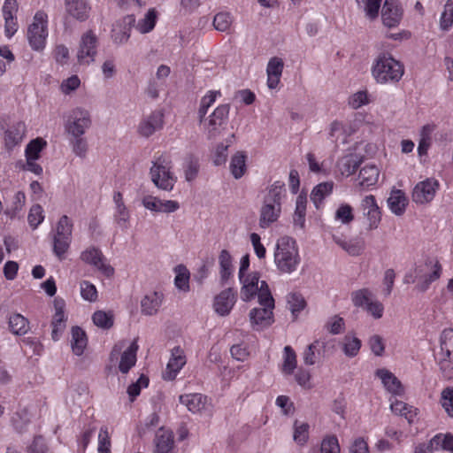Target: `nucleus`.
<instances>
[{
	"mask_svg": "<svg viewBox=\"0 0 453 453\" xmlns=\"http://www.w3.org/2000/svg\"><path fill=\"white\" fill-rule=\"evenodd\" d=\"M274 261L282 273L294 272L300 263V257L296 241L288 236L281 237L276 246Z\"/></svg>",
	"mask_w": 453,
	"mask_h": 453,
	"instance_id": "f257e3e1",
	"label": "nucleus"
},
{
	"mask_svg": "<svg viewBox=\"0 0 453 453\" xmlns=\"http://www.w3.org/2000/svg\"><path fill=\"white\" fill-rule=\"evenodd\" d=\"M403 74V65L390 55L380 54L372 67V75L377 82H397Z\"/></svg>",
	"mask_w": 453,
	"mask_h": 453,
	"instance_id": "f03ea898",
	"label": "nucleus"
},
{
	"mask_svg": "<svg viewBox=\"0 0 453 453\" xmlns=\"http://www.w3.org/2000/svg\"><path fill=\"white\" fill-rule=\"evenodd\" d=\"M150 175L152 182L158 188L164 190H172L176 182V178L170 172L166 159L162 156L153 162V165L150 168Z\"/></svg>",
	"mask_w": 453,
	"mask_h": 453,
	"instance_id": "7ed1b4c3",
	"label": "nucleus"
},
{
	"mask_svg": "<svg viewBox=\"0 0 453 453\" xmlns=\"http://www.w3.org/2000/svg\"><path fill=\"white\" fill-rule=\"evenodd\" d=\"M229 110V104H221L203 120L202 124L207 132L209 139L216 138L226 128Z\"/></svg>",
	"mask_w": 453,
	"mask_h": 453,
	"instance_id": "20e7f679",
	"label": "nucleus"
},
{
	"mask_svg": "<svg viewBox=\"0 0 453 453\" xmlns=\"http://www.w3.org/2000/svg\"><path fill=\"white\" fill-rule=\"evenodd\" d=\"M91 126L90 114L88 111L76 108L74 109L65 124L67 132L73 137L81 136Z\"/></svg>",
	"mask_w": 453,
	"mask_h": 453,
	"instance_id": "39448f33",
	"label": "nucleus"
},
{
	"mask_svg": "<svg viewBox=\"0 0 453 453\" xmlns=\"http://www.w3.org/2000/svg\"><path fill=\"white\" fill-rule=\"evenodd\" d=\"M441 353L443 357L440 360L441 370L445 372L451 369L453 364V329L447 328L441 333L440 339Z\"/></svg>",
	"mask_w": 453,
	"mask_h": 453,
	"instance_id": "423d86ee",
	"label": "nucleus"
},
{
	"mask_svg": "<svg viewBox=\"0 0 453 453\" xmlns=\"http://www.w3.org/2000/svg\"><path fill=\"white\" fill-rule=\"evenodd\" d=\"M438 187V181L432 179L418 183L412 192V200L417 203H425L432 201Z\"/></svg>",
	"mask_w": 453,
	"mask_h": 453,
	"instance_id": "0eeeda50",
	"label": "nucleus"
},
{
	"mask_svg": "<svg viewBox=\"0 0 453 453\" xmlns=\"http://www.w3.org/2000/svg\"><path fill=\"white\" fill-rule=\"evenodd\" d=\"M97 48V37L93 31H87L82 35L80 42V48L77 53V58L80 63H81L85 58H90L87 63L94 61V58L96 54Z\"/></svg>",
	"mask_w": 453,
	"mask_h": 453,
	"instance_id": "6e6552de",
	"label": "nucleus"
},
{
	"mask_svg": "<svg viewBox=\"0 0 453 453\" xmlns=\"http://www.w3.org/2000/svg\"><path fill=\"white\" fill-rule=\"evenodd\" d=\"M403 15L402 8L397 0H385L381 10L383 24L388 27H396Z\"/></svg>",
	"mask_w": 453,
	"mask_h": 453,
	"instance_id": "1a4fd4ad",
	"label": "nucleus"
},
{
	"mask_svg": "<svg viewBox=\"0 0 453 453\" xmlns=\"http://www.w3.org/2000/svg\"><path fill=\"white\" fill-rule=\"evenodd\" d=\"M81 258L87 264H90L100 270L105 276L110 277L114 273V269L104 262L103 253L96 248H91L81 253Z\"/></svg>",
	"mask_w": 453,
	"mask_h": 453,
	"instance_id": "9d476101",
	"label": "nucleus"
},
{
	"mask_svg": "<svg viewBox=\"0 0 453 453\" xmlns=\"http://www.w3.org/2000/svg\"><path fill=\"white\" fill-rule=\"evenodd\" d=\"M164 115L161 111H156L151 112L144 119L139 126V133L144 137H149L156 131L161 129L164 125Z\"/></svg>",
	"mask_w": 453,
	"mask_h": 453,
	"instance_id": "9b49d317",
	"label": "nucleus"
},
{
	"mask_svg": "<svg viewBox=\"0 0 453 453\" xmlns=\"http://www.w3.org/2000/svg\"><path fill=\"white\" fill-rule=\"evenodd\" d=\"M234 303L235 295L233 288H228L216 296L213 306L218 314L226 316L230 312Z\"/></svg>",
	"mask_w": 453,
	"mask_h": 453,
	"instance_id": "f8f14e48",
	"label": "nucleus"
},
{
	"mask_svg": "<svg viewBox=\"0 0 453 453\" xmlns=\"http://www.w3.org/2000/svg\"><path fill=\"white\" fill-rule=\"evenodd\" d=\"M185 364L186 357L183 355V350L180 347L173 348L172 357L166 365L165 372L163 373V378L167 380H173Z\"/></svg>",
	"mask_w": 453,
	"mask_h": 453,
	"instance_id": "ddd939ff",
	"label": "nucleus"
},
{
	"mask_svg": "<svg viewBox=\"0 0 453 453\" xmlns=\"http://www.w3.org/2000/svg\"><path fill=\"white\" fill-rule=\"evenodd\" d=\"M433 272L429 274L423 275L424 270L420 266L415 268L416 277H419V282L416 285L415 289L418 292H426L432 282L437 280L441 274V265L439 261H436L433 266Z\"/></svg>",
	"mask_w": 453,
	"mask_h": 453,
	"instance_id": "4468645a",
	"label": "nucleus"
},
{
	"mask_svg": "<svg viewBox=\"0 0 453 453\" xmlns=\"http://www.w3.org/2000/svg\"><path fill=\"white\" fill-rule=\"evenodd\" d=\"M67 13L80 21H85L89 17L91 7L88 0H65Z\"/></svg>",
	"mask_w": 453,
	"mask_h": 453,
	"instance_id": "2eb2a0df",
	"label": "nucleus"
},
{
	"mask_svg": "<svg viewBox=\"0 0 453 453\" xmlns=\"http://www.w3.org/2000/svg\"><path fill=\"white\" fill-rule=\"evenodd\" d=\"M377 377L381 380L385 388L393 395H401L403 394V387L401 381L388 369L380 368L375 372Z\"/></svg>",
	"mask_w": 453,
	"mask_h": 453,
	"instance_id": "dca6fc26",
	"label": "nucleus"
},
{
	"mask_svg": "<svg viewBox=\"0 0 453 453\" xmlns=\"http://www.w3.org/2000/svg\"><path fill=\"white\" fill-rule=\"evenodd\" d=\"M47 35V26H39L37 22H33L27 30V39L32 49L35 50H42Z\"/></svg>",
	"mask_w": 453,
	"mask_h": 453,
	"instance_id": "f3484780",
	"label": "nucleus"
},
{
	"mask_svg": "<svg viewBox=\"0 0 453 453\" xmlns=\"http://www.w3.org/2000/svg\"><path fill=\"white\" fill-rule=\"evenodd\" d=\"M259 279L260 274L257 272H254L249 274L246 278H242V281H241L243 284L241 289V298L242 301L249 302L257 296L258 292Z\"/></svg>",
	"mask_w": 453,
	"mask_h": 453,
	"instance_id": "a211bd4d",
	"label": "nucleus"
},
{
	"mask_svg": "<svg viewBox=\"0 0 453 453\" xmlns=\"http://www.w3.org/2000/svg\"><path fill=\"white\" fill-rule=\"evenodd\" d=\"M364 157L359 154H349L337 162V167L342 175L353 174L363 163Z\"/></svg>",
	"mask_w": 453,
	"mask_h": 453,
	"instance_id": "6ab92c4d",
	"label": "nucleus"
},
{
	"mask_svg": "<svg viewBox=\"0 0 453 453\" xmlns=\"http://www.w3.org/2000/svg\"><path fill=\"white\" fill-rule=\"evenodd\" d=\"M281 207L264 202L260 210L259 226L262 228L268 227L275 222L280 215Z\"/></svg>",
	"mask_w": 453,
	"mask_h": 453,
	"instance_id": "aec40b11",
	"label": "nucleus"
},
{
	"mask_svg": "<svg viewBox=\"0 0 453 453\" xmlns=\"http://www.w3.org/2000/svg\"><path fill=\"white\" fill-rule=\"evenodd\" d=\"M162 303V295L152 292L146 295L141 301V311L143 315H155Z\"/></svg>",
	"mask_w": 453,
	"mask_h": 453,
	"instance_id": "412c9836",
	"label": "nucleus"
},
{
	"mask_svg": "<svg viewBox=\"0 0 453 453\" xmlns=\"http://www.w3.org/2000/svg\"><path fill=\"white\" fill-rule=\"evenodd\" d=\"M180 403L187 406L188 410L196 413L204 409L207 397L201 394H188L180 395Z\"/></svg>",
	"mask_w": 453,
	"mask_h": 453,
	"instance_id": "4be33fe9",
	"label": "nucleus"
},
{
	"mask_svg": "<svg viewBox=\"0 0 453 453\" xmlns=\"http://www.w3.org/2000/svg\"><path fill=\"white\" fill-rule=\"evenodd\" d=\"M388 204L391 211L397 216L403 214L408 204V199L400 189L393 190L388 198Z\"/></svg>",
	"mask_w": 453,
	"mask_h": 453,
	"instance_id": "5701e85b",
	"label": "nucleus"
},
{
	"mask_svg": "<svg viewBox=\"0 0 453 453\" xmlns=\"http://www.w3.org/2000/svg\"><path fill=\"white\" fill-rule=\"evenodd\" d=\"M379 176L380 171L375 165H366L359 172V184L364 188L373 186L377 183Z\"/></svg>",
	"mask_w": 453,
	"mask_h": 453,
	"instance_id": "b1692460",
	"label": "nucleus"
},
{
	"mask_svg": "<svg viewBox=\"0 0 453 453\" xmlns=\"http://www.w3.org/2000/svg\"><path fill=\"white\" fill-rule=\"evenodd\" d=\"M137 349L138 345L136 344L135 342H134L121 354L119 369L122 373H127L129 370L135 365Z\"/></svg>",
	"mask_w": 453,
	"mask_h": 453,
	"instance_id": "393cba45",
	"label": "nucleus"
},
{
	"mask_svg": "<svg viewBox=\"0 0 453 453\" xmlns=\"http://www.w3.org/2000/svg\"><path fill=\"white\" fill-rule=\"evenodd\" d=\"M88 339L86 333L80 326L72 327L71 347L76 356H81L87 347Z\"/></svg>",
	"mask_w": 453,
	"mask_h": 453,
	"instance_id": "a878e982",
	"label": "nucleus"
},
{
	"mask_svg": "<svg viewBox=\"0 0 453 453\" xmlns=\"http://www.w3.org/2000/svg\"><path fill=\"white\" fill-rule=\"evenodd\" d=\"M273 308H254L250 312V319L251 323L260 325L263 326H270L273 323Z\"/></svg>",
	"mask_w": 453,
	"mask_h": 453,
	"instance_id": "bb28decb",
	"label": "nucleus"
},
{
	"mask_svg": "<svg viewBox=\"0 0 453 453\" xmlns=\"http://www.w3.org/2000/svg\"><path fill=\"white\" fill-rule=\"evenodd\" d=\"M341 344L344 355L351 358L355 357L359 353L362 342L354 334H348L343 337Z\"/></svg>",
	"mask_w": 453,
	"mask_h": 453,
	"instance_id": "cd10ccee",
	"label": "nucleus"
},
{
	"mask_svg": "<svg viewBox=\"0 0 453 453\" xmlns=\"http://www.w3.org/2000/svg\"><path fill=\"white\" fill-rule=\"evenodd\" d=\"M285 183L277 180L269 188L267 195L264 198V202L271 204H277L280 205V207H281V200L282 197L285 196Z\"/></svg>",
	"mask_w": 453,
	"mask_h": 453,
	"instance_id": "c85d7f7f",
	"label": "nucleus"
},
{
	"mask_svg": "<svg viewBox=\"0 0 453 453\" xmlns=\"http://www.w3.org/2000/svg\"><path fill=\"white\" fill-rule=\"evenodd\" d=\"M333 188V181L322 182L314 187L311 194V200L313 202L316 208H319L325 197L332 193Z\"/></svg>",
	"mask_w": 453,
	"mask_h": 453,
	"instance_id": "c756f323",
	"label": "nucleus"
},
{
	"mask_svg": "<svg viewBox=\"0 0 453 453\" xmlns=\"http://www.w3.org/2000/svg\"><path fill=\"white\" fill-rule=\"evenodd\" d=\"M24 134V125L18 123L15 126L11 127L5 131L4 142L7 149L11 150L22 140Z\"/></svg>",
	"mask_w": 453,
	"mask_h": 453,
	"instance_id": "7c9ffc66",
	"label": "nucleus"
},
{
	"mask_svg": "<svg viewBox=\"0 0 453 453\" xmlns=\"http://www.w3.org/2000/svg\"><path fill=\"white\" fill-rule=\"evenodd\" d=\"M9 328L17 335H24L28 331V320L21 314L15 313L9 318Z\"/></svg>",
	"mask_w": 453,
	"mask_h": 453,
	"instance_id": "2f4dec72",
	"label": "nucleus"
},
{
	"mask_svg": "<svg viewBox=\"0 0 453 453\" xmlns=\"http://www.w3.org/2000/svg\"><path fill=\"white\" fill-rule=\"evenodd\" d=\"M230 170L235 179H240L246 171V155L242 151L236 152L231 159Z\"/></svg>",
	"mask_w": 453,
	"mask_h": 453,
	"instance_id": "473e14b6",
	"label": "nucleus"
},
{
	"mask_svg": "<svg viewBox=\"0 0 453 453\" xmlns=\"http://www.w3.org/2000/svg\"><path fill=\"white\" fill-rule=\"evenodd\" d=\"M183 167L186 180H194L196 178L199 172L200 165L198 158L192 154L188 155L185 157Z\"/></svg>",
	"mask_w": 453,
	"mask_h": 453,
	"instance_id": "72a5a7b5",
	"label": "nucleus"
},
{
	"mask_svg": "<svg viewBox=\"0 0 453 453\" xmlns=\"http://www.w3.org/2000/svg\"><path fill=\"white\" fill-rule=\"evenodd\" d=\"M173 435L171 432H164L157 435L156 453H173Z\"/></svg>",
	"mask_w": 453,
	"mask_h": 453,
	"instance_id": "f704fd0d",
	"label": "nucleus"
},
{
	"mask_svg": "<svg viewBox=\"0 0 453 453\" xmlns=\"http://www.w3.org/2000/svg\"><path fill=\"white\" fill-rule=\"evenodd\" d=\"M157 18V16L155 9H150L145 14L144 18L138 21L136 29L141 34L150 32L155 27Z\"/></svg>",
	"mask_w": 453,
	"mask_h": 453,
	"instance_id": "c9c22d12",
	"label": "nucleus"
},
{
	"mask_svg": "<svg viewBox=\"0 0 453 453\" xmlns=\"http://www.w3.org/2000/svg\"><path fill=\"white\" fill-rule=\"evenodd\" d=\"M46 146V142L42 138L32 140L26 148L27 160H36L40 157V153Z\"/></svg>",
	"mask_w": 453,
	"mask_h": 453,
	"instance_id": "e433bc0d",
	"label": "nucleus"
},
{
	"mask_svg": "<svg viewBox=\"0 0 453 453\" xmlns=\"http://www.w3.org/2000/svg\"><path fill=\"white\" fill-rule=\"evenodd\" d=\"M175 272L177 273L174 283L177 288L182 291H188L189 290V285H188V280H189V273L186 269L185 266L180 265L175 267Z\"/></svg>",
	"mask_w": 453,
	"mask_h": 453,
	"instance_id": "4c0bfd02",
	"label": "nucleus"
},
{
	"mask_svg": "<svg viewBox=\"0 0 453 453\" xmlns=\"http://www.w3.org/2000/svg\"><path fill=\"white\" fill-rule=\"evenodd\" d=\"M12 425L16 431L22 433L28 423L30 422V417L26 408L22 409L14 413L12 418Z\"/></svg>",
	"mask_w": 453,
	"mask_h": 453,
	"instance_id": "58836bf2",
	"label": "nucleus"
},
{
	"mask_svg": "<svg viewBox=\"0 0 453 453\" xmlns=\"http://www.w3.org/2000/svg\"><path fill=\"white\" fill-rule=\"evenodd\" d=\"M320 342L315 341L310 344L303 352V362L305 365H312L316 364L320 356Z\"/></svg>",
	"mask_w": 453,
	"mask_h": 453,
	"instance_id": "ea45409f",
	"label": "nucleus"
},
{
	"mask_svg": "<svg viewBox=\"0 0 453 453\" xmlns=\"http://www.w3.org/2000/svg\"><path fill=\"white\" fill-rule=\"evenodd\" d=\"M71 238L53 235V252L62 260L65 253L69 249Z\"/></svg>",
	"mask_w": 453,
	"mask_h": 453,
	"instance_id": "a19ab883",
	"label": "nucleus"
},
{
	"mask_svg": "<svg viewBox=\"0 0 453 453\" xmlns=\"http://www.w3.org/2000/svg\"><path fill=\"white\" fill-rule=\"evenodd\" d=\"M232 22V17L228 12H219L213 19V27L218 31L226 32L230 28Z\"/></svg>",
	"mask_w": 453,
	"mask_h": 453,
	"instance_id": "79ce46f5",
	"label": "nucleus"
},
{
	"mask_svg": "<svg viewBox=\"0 0 453 453\" xmlns=\"http://www.w3.org/2000/svg\"><path fill=\"white\" fill-rule=\"evenodd\" d=\"M285 359L282 370L287 374H291L296 367V355L290 346L284 348Z\"/></svg>",
	"mask_w": 453,
	"mask_h": 453,
	"instance_id": "37998d69",
	"label": "nucleus"
},
{
	"mask_svg": "<svg viewBox=\"0 0 453 453\" xmlns=\"http://www.w3.org/2000/svg\"><path fill=\"white\" fill-rule=\"evenodd\" d=\"M288 303L290 307L292 314L296 317L297 314L304 308L306 303L300 294L292 293L288 296Z\"/></svg>",
	"mask_w": 453,
	"mask_h": 453,
	"instance_id": "c03bdc74",
	"label": "nucleus"
},
{
	"mask_svg": "<svg viewBox=\"0 0 453 453\" xmlns=\"http://www.w3.org/2000/svg\"><path fill=\"white\" fill-rule=\"evenodd\" d=\"M93 322L96 326L108 329L112 326V316L103 311H96L92 316Z\"/></svg>",
	"mask_w": 453,
	"mask_h": 453,
	"instance_id": "a18cd8bd",
	"label": "nucleus"
},
{
	"mask_svg": "<svg viewBox=\"0 0 453 453\" xmlns=\"http://www.w3.org/2000/svg\"><path fill=\"white\" fill-rule=\"evenodd\" d=\"M453 25V0H448L441 17V27L448 30Z\"/></svg>",
	"mask_w": 453,
	"mask_h": 453,
	"instance_id": "49530a36",
	"label": "nucleus"
},
{
	"mask_svg": "<svg viewBox=\"0 0 453 453\" xmlns=\"http://www.w3.org/2000/svg\"><path fill=\"white\" fill-rule=\"evenodd\" d=\"M441 403L447 414L453 418V388H446L442 390Z\"/></svg>",
	"mask_w": 453,
	"mask_h": 453,
	"instance_id": "de8ad7c7",
	"label": "nucleus"
},
{
	"mask_svg": "<svg viewBox=\"0 0 453 453\" xmlns=\"http://www.w3.org/2000/svg\"><path fill=\"white\" fill-rule=\"evenodd\" d=\"M72 227L73 224L71 223L69 218L66 215H64L60 218L58 225L56 233L54 236H62V237H69L72 235Z\"/></svg>",
	"mask_w": 453,
	"mask_h": 453,
	"instance_id": "09e8293b",
	"label": "nucleus"
},
{
	"mask_svg": "<svg viewBox=\"0 0 453 453\" xmlns=\"http://www.w3.org/2000/svg\"><path fill=\"white\" fill-rule=\"evenodd\" d=\"M352 302L357 307H364L372 300V293L367 288H362L352 293Z\"/></svg>",
	"mask_w": 453,
	"mask_h": 453,
	"instance_id": "8fccbe9b",
	"label": "nucleus"
},
{
	"mask_svg": "<svg viewBox=\"0 0 453 453\" xmlns=\"http://www.w3.org/2000/svg\"><path fill=\"white\" fill-rule=\"evenodd\" d=\"M42 211L40 204H35L31 207L27 220L33 229H35L43 220Z\"/></svg>",
	"mask_w": 453,
	"mask_h": 453,
	"instance_id": "3c124183",
	"label": "nucleus"
},
{
	"mask_svg": "<svg viewBox=\"0 0 453 453\" xmlns=\"http://www.w3.org/2000/svg\"><path fill=\"white\" fill-rule=\"evenodd\" d=\"M294 440L298 444H303L308 440L309 425L307 423L298 424L296 420L294 424Z\"/></svg>",
	"mask_w": 453,
	"mask_h": 453,
	"instance_id": "603ef678",
	"label": "nucleus"
},
{
	"mask_svg": "<svg viewBox=\"0 0 453 453\" xmlns=\"http://www.w3.org/2000/svg\"><path fill=\"white\" fill-rule=\"evenodd\" d=\"M149 384V378L145 375H141L136 382L132 383L127 388V394L130 397V400L133 402L134 398L140 395L142 387L146 388Z\"/></svg>",
	"mask_w": 453,
	"mask_h": 453,
	"instance_id": "864d4df0",
	"label": "nucleus"
},
{
	"mask_svg": "<svg viewBox=\"0 0 453 453\" xmlns=\"http://www.w3.org/2000/svg\"><path fill=\"white\" fill-rule=\"evenodd\" d=\"M321 453H340V445L336 436H327L322 442L320 447Z\"/></svg>",
	"mask_w": 453,
	"mask_h": 453,
	"instance_id": "5fc2aeb1",
	"label": "nucleus"
},
{
	"mask_svg": "<svg viewBox=\"0 0 453 453\" xmlns=\"http://www.w3.org/2000/svg\"><path fill=\"white\" fill-rule=\"evenodd\" d=\"M129 218V212L126 206L115 208L114 221L122 230H127L128 228Z\"/></svg>",
	"mask_w": 453,
	"mask_h": 453,
	"instance_id": "6e6d98bb",
	"label": "nucleus"
},
{
	"mask_svg": "<svg viewBox=\"0 0 453 453\" xmlns=\"http://www.w3.org/2000/svg\"><path fill=\"white\" fill-rule=\"evenodd\" d=\"M234 134H232L229 139H227V144L219 143L217 146L215 157H214V164L216 165H220L226 161L227 154L226 150L230 143H232V140L234 139Z\"/></svg>",
	"mask_w": 453,
	"mask_h": 453,
	"instance_id": "4d7b16f0",
	"label": "nucleus"
},
{
	"mask_svg": "<svg viewBox=\"0 0 453 453\" xmlns=\"http://www.w3.org/2000/svg\"><path fill=\"white\" fill-rule=\"evenodd\" d=\"M390 409L394 413L404 416L411 422L412 415L411 414V407L407 403L395 399L391 402Z\"/></svg>",
	"mask_w": 453,
	"mask_h": 453,
	"instance_id": "13d9d810",
	"label": "nucleus"
},
{
	"mask_svg": "<svg viewBox=\"0 0 453 453\" xmlns=\"http://www.w3.org/2000/svg\"><path fill=\"white\" fill-rule=\"evenodd\" d=\"M441 443V434L434 435L427 444H419L416 447L414 453H433L434 449H438Z\"/></svg>",
	"mask_w": 453,
	"mask_h": 453,
	"instance_id": "bf43d9fd",
	"label": "nucleus"
},
{
	"mask_svg": "<svg viewBox=\"0 0 453 453\" xmlns=\"http://www.w3.org/2000/svg\"><path fill=\"white\" fill-rule=\"evenodd\" d=\"M71 143L73 145V153L80 157H85L88 150L87 141L81 136L73 137Z\"/></svg>",
	"mask_w": 453,
	"mask_h": 453,
	"instance_id": "052dcab7",
	"label": "nucleus"
},
{
	"mask_svg": "<svg viewBox=\"0 0 453 453\" xmlns=\"http://www.w3.org/2000/svg\"><path fill=\"white\" fill-rule=\"evenodd\" d=\"M81 294L85 300L89 302L96 301L97 297V291L96 287L86 280L81 283Z\"/></svg>",
	"mask_w": 453,
	"mask_h": 453,
	"instance_id": "680f3d73",
	"label": "nucleus"
},
{
	"mask_svg": "<svg viewBox=\"0 0 453 453\" xmlns=\"http://www.w3.org/2000/svg\"><path fill=\"white\" fill-rule=\"evenodd\" d=\"M54 307H55L56 312L53 316L52 323L65 324L66 317L64 312V308H65L64 300L60 299V298H56L54 300Z\"/></svg>",
	"mask_w": 453,
	"mask_h": 453,
	"instance_id": "e2e57ef3",
	"label": "nucleus"
},
{
	"mask_svg": "<svg viewBox=\"0 0 453 453\" xmlns=\"http://www.w3.org/2000/svg\"><path fill=\"white\" fill-rule=\"evenodd\" d=\"M335 218L343 224H348L352 221L353 214L351 206L349 204L341 205L335 212Z\"/></svg>",
	"mask_w": 453,
	"mask_h": 453,
	"instance_id": "0e129e2a",
	"label": "nucleus"
},
{
	"mask_svg": "<svg viewBox=\"0 0 453 453\" xmlns=\"http://www.w3.org/2000/svg\"><path fill=\"white\" fill-rule=\"evenodd\" d=\"M368 343H369L372 352L375 356H378V357L382 356L384 349H385V345L383 342V339L380 335L375 334V335L371 336Z\"/></svg>",
	"mask_w": 453,
	"mask_h": 453,
	"instance_id": "69168bd1",
	"label": "nucleus"
},
{
	"mask_svg": "<svg viewBox=\"0 0 453 453\" xmlns=\"http://www.w3.org/2000/svg\"><path fill=\"white\" fill-rule=\"evenodd\" d=\"M284 63L282 59L279 58H272L267 65L266 73L270 75L281 76Z\"/></svg>",
	"mask_w": 453,
	"mask_h": 453,
	"instance_id": "338daca9",
	"label": "nucleus"
},
{
	"mask_svg": "<svg viewBox=\"0 0 453 453\" xmlns=\"http://www.w3.org/2000/svg\"><path fill=\"white\" fill-rule=\"evenodd\" d=\"M49 449L42 436H35L28 448V453H48Z\"/></svg>",
	"mask_w": 453,
	"mask_h": 453,
	"instance_id": "774afa93",
	"label": "nucleus"
}]
</instances>
